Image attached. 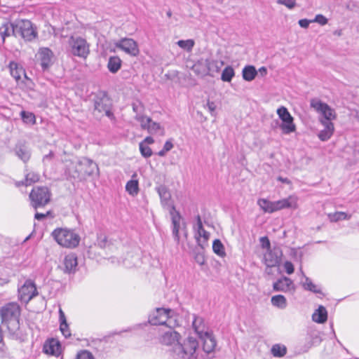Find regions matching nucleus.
<instances>
[{
    "label": "nucleus",
    "instance_id": "obj_56",
    "mask_svg": "<svg viewBox=\"0 0 359 359\" xmlns=\"http://www.w3.org/2000/svg\"><path fill=\"white\" fill-rule=\"evenodd\" d=\"M76 359H95L93 354L86 350L82 351L77 354Z\"/></svg>",
    "mask_w": 359,
    "mask_h": 359
},
{
    "label": "nucleus",
    "instance_id": "obj_41",
    "mask_svg": "<svg viewBox=\"0 0 359 359\" xmlns=\"http://www.w3.org/2000/svg\"><path fill=\"white\" fill-rule=\"evenodd\" d=\"M147 130L149 134H151V135H155L158 133L161 135H163L164 134V130L161 126V125L158 123L153 121L152 120L150 122L149 126L147 127Z\"/></svg>",
    "mask_w": 359,
    "mask_h": 359
},
{
    "label": "nucleus",
    "instance_id": "obj_23",
    "mask_svg": "<svg viewBox=\"0 0 359 359\" xmlns=\"http://www.w3.org/2000/svg\"><path fill=\"white\" fill-rule=\"evenodd\" d=\"M325 121V123H320L323 126L324 129L320 130L318 134V138L323 142L327 141L332 136L334 131L333 123L327 122V121Z\"/></svg>",
    "mask_w": 359,
    "mask_h": 359
},
{
    "label": "nucleus",
    "instance_id": "obj_2",
    "mask_svg": "<svg viewBox=\"0 0 359 359\" xmlns=\"http://www.w3.org/2000/svg\"><path fill=\"white\" fill-rule=\"evenodd\" d=\"M51 235L60 245L67 248H76L80 242L79 234L66 228L55 229Z\"/></svg>",
    "mask_w": 359,
    "mask_h": 359
},
{
    "label": "nucleus",
    "instance_id": "obj_7",
    "mask_svg": "<svg viewBox=\"0 0 359 359\" xmlns=\"http://www.w3.org/2000/svg\"><path fill=\"white\" fill-rule=\"evenodd\" d=\"M29 198L34 208L46 205L50 199V192L46 187H34L30 194Z\"/></svg>",
    "mask_w": 359,
    "mask_h": 359
},
{
    "label": "nucleus",
    "instance_id": "obj_48",
    "mask_svg": "<svg viewBox=\"0 0 359 359\" xmlns=\"http://www.w3.org/2000/svg\"><path fill=\"white\" fill-rule=\"evenodd\" d=\"M135 118L136 121L140 122L141 128L143 130L147 129V127L149 126L150 122L152 120L151 118L144 115H138V116H135Z\"/></svg>",
    "mask_w": 359,
    "mask_h": 359
},
{
    "label": "nucleus",
    "instance_id": "obj_37",
    "mask_svg": "<svg viewBox=\"0 0 359 359\" xmlns=\"http://www.w3.org/2000/svg\"><path fill=\"white\" fill-rule=\"evenodd\" d=\"M126 191L131 196H136L139 192V183L136 180H129L126 185Z\"/></svg>",
    "mask_w": 359,
    "mask_h": 359
},
{
    "label": "nucleus",
    "instance_id": "obj_30",
    "mask_svg": "<svg viewBox=\"0 0 359 359\" xmlns=\"http://www.w3.org/2000/svg\"><path fill=\"white\" fill-rule=\"evenodd\" d=\"M110 105L109 100L107 97H97L94 102V109L95 111H97L98 113H103Z\"/></svg>",
    "mask_w": 359,
    "mask_h": 359
},
{
    "label": "nucleus",
    "instance_id": "obj_45",
    "mask_svg": "<svg viewBox=\"0 0 359 359\" xmlns=\"http://www.w3.org/2000/svg\"><path fill=\"white\" fill-rule=\"evenodd\" d=\"M271 353L273 356L283 357L287 353V348L284 345L275 344L271 348Z\"/></svg>",
    "mask_w": 359,
    "mask_h": 359
},
{
    "label": "nucleus",
    "instance_id": "obj_17",
    "mask_svg": "<svg viewBox=\"0 0 359 359\" xmlns=\"http://www.w3.org/2000/svg\"><path fill=\"white\" fill-rule=\"evenodd\" d=\"M180 334L174 330H169L165 332L160 337L161 344L167 346L177 344L180 339Z\"/></svg>",
    "mask_w": 359,
    "mask_h": 359
},
{
    "label": "nucleus",
    "instance_id": "obj_15",
    "mask_svg": "<svg viewBox=\"0 0 359 359\" xmlns=\"http://www.w3.org/2000/svg\"><path fill=\"white\" fill-rule=\"evenodd\" d=\"M274 291L293 293L295 291V286L293 281L286 276L279 278L273 284Z\"/></svg>",
    "mask_w": 359,
    "mask_h": 359
},
{
    "label": "nucleus",
    "instance_id": "obj_64",
    "mask_svg": "<svg viewBox=\"0 0 359 359\" xmlns=\"http://www.w3.org/2000/svg\"><path fill=\"white\" fill-rule=\"evenodd\" d=\"M173 148V144L170 140H167L164 144L163 149L167 152L170 151Z\"/></svg>",
    "mask_w": 359,
    "mask_h": 359
},
{
    "label": "nucleus",
    "instance_id": "obj_44",
    "mask_svg": "<svg viewBox=\"0 0 359 359\" xmlns=\"http://www.w3.org/2000/svg\"><path fill=\"white\" fill-rule=\"evenodd\" d=\"M163 325H166L170 330H174L175 327L179 326L177 317L175 315L174 311L173 313H169V315H168V320L163 323Z\"/></svg>",
    "mask_w": 359,
    "mask_h": 359
},
{
    "label": "nucleus",
    "instance_id": "obj_52",
    "mask_svg": "<svg viewBox=\"0 0 359 359\" xmlns=\"http://www.w3.org/2000/svg\"><path fill=\"white\" fill-rule=\"evenodd\" d=\"M169 212L171 216L172 222H180L181 215L180 213L175 210V207L174 205H170Z\"/></svg>",
    "mask_w": 359,
    "mask_h": 359
},
{
    "label": "nucleus",
    "instance_id": "obj_25",
    "mask_svg": "<svg viewBox=\"0 0 359 359\" xmlns=\"http://www.w3.org/2000/svg\"><path fill=\"white\" fill-rule=\"evenodd\" d=\"M192 70L200 76L208 75L206 59L201 58L192 67Z\"/></svg>",
    "mask_w": 359,
    "mask_h": 359
},
{
    "label": "nucleus",
    "instance_id": "obj_57",
    "mask_svg": "<svg viewBox=\"0 0 359 359\" xmlns=\"http://www.w3.org/2000/svg\"><path fill=\"white\" fill-rule=\"evenodd\" d=\"M327 19L321 14H318L316 15L315 18L312 20L313 22H317L320 25H325L327 23Z\"/></svg>",
    "mask_w": 359,
    "mask_h": 359
},
{
    "label": "nucleus",
    "instance_id": "obj_27",
    "mask_svg": "<svg viewBox=\"0 0 359 359\" xmlns=\"http://www.w3.org/2000/svg\"><path fill=\"white\" fill-rule=\"evenodd\" d=\"M15 153L16 156L24 163L27 162L31 156L29 149L24 144L16 145L15 148Z\"/></svg>",
    "mask_w": 359,
    "mask_h": 359
},
{
    "label": "nucleus",
    "instance_id": "obj_63",
    "mask_svg": "<svg viewBox=\"0 0 359 359\" xmlns=\"http://www.w3.org/2000/svg\"><path fill=\"white\" fill-rule=\"evenodd\" d=\"M107 237L106 236H104L103 238H100L99 239V241H98V245L101 248H104L107 246Z\"/></svg>",
    "mask_w": 359,
    "mask_h": 359
},
{
    "label": "nucleus",
    "instance_id": "obj_26",
    "mask_svg": "<svg viewBox=\"0 0 359 359\" xmlns=\"http://www.w3.org/2000/svg\"><path fill=\"white\" fill-rule=\"evenodd\" d=\"M64 264L65 267V272H74L78 265L76 256L74 254L66 255L64 259Z\"/></svg>",
    "mask_w": 359,
    "mask_h": 359
},
{
    "label": "nucleus",
    "instance_id": "obj_13",
    "mask_svg": "<svg viewBox=\"0 0 359 359\" xmlns=\"http://www.w3.org/2000/svg\"><path fill=\"white\" fill-rule=\"evenodd\" d=\"M53 53L48 48H39L37 59L43 71L48 70L53 65Z\"/></svg>",
    "mask_w": 359,
    "mask_h": 359
},
{
    "label": "nucleus",
    "instance_id": "obj_42",
    "mask_svg": "<svg viewBox=\"0 0 359 359\" xmlns=\"http://www.w3.org/2000/svg\"><path fill=\"white\" fill-rule=\"evenodd\" d=\"M14 23L5 22L0 27V36L3 41H5L6 37L11 35V31L13 32V27Z\"/></svg>",
    "mask_w": 359,
    "mask_h": 359
},
{
    "label": "nucleus",
    "instance_id": "obj_12",
    "mask_svg": "<svg viewBox=\"0 0 359 359\" xmlns=\"http://www.w3.org/2000/svg\"><path fill=\"white\" fill-rule=\"evenodd\" d=\"M169 313H173L170 309L157 308L149 316V323L153 325H163L168 320Z\"/></svg>",
    "mask_w": 359,
    "mask_h": 359
},
{
    "label": "nucleus",
    "instance_id": "obj_60",
    "mask_svg": "<svg viewBox=\"0 0 359 359\" xmlns=\"http://www.w3.org/2000/svg\"><path fill=\"white\" fill-rule=\"evenodd\" d=\"M207 107H208V110L210 112L211 115L215 116L216 104H215V102L208 100L207 102Z\"/></svg>",
    "mask_w": 359,
    "mask_h": 359
},
{
    "label": "nucleus",
    "instance_id": "obj_28",
    "mask_svg": "<svg viewBox=\"0 0 359 359\" xmlns=\"http://www.w3.org/2000/svg\"><path fill=\"white\" fill-rule=\"evenodd\" d=\"M208 74L209 76H213L215 73L220 71L222 67L224 65V62L222 60L206 59Z\"/></svg>",
    "mask_w": 359,
    "mask_h": 359
},
{
    "label": "nucleus",
    "instance_id": "obj_36",
    "mask_svg": "<svg viewBox=\"0 0 359 359\" xmlns=\"http://www.w3.org/2000/svg\"><path fill=\"white\" fill-rule=\"evenodd\" d=\"M271 304L280 309H284L287 307V299L282 294L274 295L271 299Z\"/></svg>",
    "mask_w": 359,
    "mask_h": 359
},
{
    "label": "nucleus",
    "instance_id": "obj_39",
    "mask_svg": "<svg viewBox=\"0 0 359 359\" xmlns=\"http://www.w3.org/2000/svg\"><path fill=\"white\" fill-rule=\"evenodd\" d=\"M327 217L330 222H337L340 220H346L351 218V215H348L344 212H336L334 213H329Z\"/></svg>",
    "mask_w": 359,
    "mask_h": 359
},
{
    "label": "nucleus",
    "instance_id": "obj_49",
    "mask_svg": "<svg viewBox=\"0 0 359 359\" xmlns=\"http://www.w3.org/2000/svg\"><path fill=\"white\" fill-rule=\"evenodd\" d=\"M21 117L24 122L27 123L34 124L36 122V118L33 113L22 111L21 112Z\"/></svg>",
    "mask_w": 359,
    "mask_h": 359
},
{
    "label": "nucleus",
    "instance_id": "obj_10",
    "mask_svg": "<svg viewBox=\"0 0 359 359\" xmlns=\"http://www.w3.org/2000/svg\"><path fill=\"white\" fill-rule=\"evenodd\" d=\"M38 295L34 283L31 280H25L21 287L18 289L19 299L25 303H28L32 299Z\"/></svg>",
    "mask_w": 359,
    "mask_h": 359
},
{
    "label": "nucleus",
    "instance_id": "obj_21",
    "mask_svg": "<svg viewBox=\"0 0 359 359\" xmlns=\"http://www.w3.org/2000/svg\"><path fill=\"white\" fill-rule=\"evenodd\" d=\"M276 211L282 210L283 208H296L297 207V198L293 196H290L286 198H283L277 201H274Z\"/></svg>",
    "mask_w": 359,
    "mask_h": 359
},
{
    "label": "nucleus",
    "instance_id": "obj_43",
    "mask_svg": "<svg viewBox=\"0 0 359 359\" xmlns=\"http://www.w3.org/2000/svg\"><path fill=\"white\" fill-rule=\"evenodd\" d=\"M235 75V72L232 67L227 66L224 69L221 75V79L225 82H230Z\"/></svg>",
    "mask_w": 359,
    "mask_h": 359
},
{
    "label": "nucleus",
    "instance_id": "obj_40",
    "mask_svg": "<svg viewBox=\"0 0 359 359\" xmlns=\"http://www.w3.org/2000/svg\"><path fill=\"white\" fill-rule=\"evenodd\" d=\"M212 250L216 255L221 257H224L226 255L224 245L219 239H215L213 241Z\"/></svg>",
    "mask_w": 359,
    "mask_h": 359
},
{
    "label": "nucleus",
    "instance_id": "obj_59",
    "mask_svg": "<svg viewBox=\"0 0 359 359\" xmlns=\"http://www.w3.org/2000/svg\"><path fill=\"white\" fill-rule=\"evenodd\" d=\"M284 268L287 274H292L294 270L292 263L289 261H286L284 263Z\"/></svg>",
    "mask_w": 359,
    "mask_h": 359
},
{
    "label": "nucleus",
    "instance_id": "obj_47",
    "mask_svg": "<svg viewBox=\"0 0 359 359\" xmlns=\"http://www.w3.org/2000/svg\"><path fill=\"white\" fill-rule=\"evenodd\" d=\"M194 259L199 265L205 264V258L203 253V246L194 250Z\"/></svg>",
    "mask_w": 359,
    "mask_h": 359
},
{
    "label": "nucleus",
    "instance_id": "obj_9",
    "mask_svg": "<svg viewBox=\"0 0 359 359\" xmlns=\"http://www.w3.org/2000/svg\"><path fill=\"white\" fill-rule=\"evenodd\" d=\"M116 48L123 50L130 56L135 57L140 53L137 43L130 38H122L114 43Z\"/></svg>",
    "mask_w": 359,
    "mask_h": 359
},
{
    "label": "nucleus",
    "instance_id": "obj_38",
    "mask_svg": "<svg viewBox=\"0 0 359 359\" xmlns=\"http://www.w3.org/2000/svg\"><path fill=\"white\" fill-rule=\"evenodd\" d=\"M195 236L198 245L200 247H203L204 243H207L210 236V233L205 231L204 228H203L196 232Z\"/></svg>",
    "mask_w": 359,
    "mask_h": 359
},
{
    "label": "nucleus",
    "instance_id": "obj_3",
    "mask_svg": "<svg viewBox=\"0 0 359 359\" xmlns=\"http://www.w3.org/2000/svg\"><path fill=\"white\" fill-rule=\"evenodd\" d=\"M198 348V341L192 337H189L182 344H175L174 351L182 359H197L196 350Z\"/></svg>",
    "mask_w": 359,
    "mask_h": 359
},
{
    "label": "nucleus",
    "instance_id": "obj_5",
    "mask_svg": "<svg viewBox=\"0 0 359 359\" xmlns=\"http://www.w3.org/2000/svg\"><path fill=\"white\" fill-rule=\"evenodd\" d=\"M69 52L74 56L86 59L90 53L89 44L80 36H72L68 41Z\"/></svg>",
    "mask_w": 359,
    "mask_h": 359
},
{
    "label": "nucleus",
    "instance_id": "obj_34",
    "mask_svg": "<svg viewBox=\"0 0 359 359\" xmlns=\"http://www.w3.org/2000/svg\"><path fill=\"white\" fill-rule=\"evenodd\" d=\"M257 204L265 212L272 213L276 212L274 201H270L265 198H260L257 201Z\"/></svg>",
    "mask_w": 359,
    "mask_h": 359
},
{
    "label": "nucleus",
    "instance_id": "obj_61",
    "mask_svg": "<svg viewBox=\"0 0 359 359\" xmlns=\"http://www.w3.org/2000/svg\"><path fill=\"white\" fill-rule=\"evenodd\" d=\"M311 22H313L312 20L307 19H301L298 22L299 26L302 28H307Z\"/></svg>",
    "mask_w": 359,
    "mask_h": 359
},
{
    "label": "nucleus",
    "instance_id": "obj_1",
    "mask_svg": "<svg viewBox=\"0 0 359 359\" xmlns=\"http://www.w3.org/2000/svg\"><path fill=\"white\" fill-rule=\"evenodd\" d=\"M21 309L17 303L10 302L0 309L1 323L6 326L11 339L24 341V334L20 329V317Z\"/></svg>",
    "mask_w": 359,
    "mask_h": 359
},
{
    "label": "nucleus",
    "instance_id": "obj_11",
    "mask_svg": "<svg viewBox=\"0 0 359 359\" xmlns=\"http://www.w3.org/2000/svg\"><path fill=\"white\" fill-rule=\"evenodd\" d=\"M283 252L281 249L279 247H274L272 249L268 250L264 254V263L269 268L276 266L280 264Z\"/></svg>",
    "mask_w": 359,
    "mask_h": 359
},
{
    "label": "nucleus",
    "instance_id": "obj_51",
    "mask_svg": "<svg viewBox=\"0 0 359 359\" xmlns=\"http://www.w3.org/2000/svg\"><path fill=\"white\" fill-rule=\"evenodd\" d=\"M39 180V175H37L34 172H29L26 175L25 185L30 186L33 183L38 182Z\"/></svg>",
    "mask_w": 359,
    "mask_h": 359
},
{
    "label": "nucleus",
    "instance_id": "obj_22",
    "mask_svg": "<svg viewBox=\"0 0 359 359\" xmlns=\"http://www.w3.org/2000/svg\"><path fill=\"white\" fill-rule=\"evenodd\" d=\"M81 163H83V168H86L83 173L84 176H93L94 175H99L98 165L92 160L88 158H83L81 160Z\"/></svg>",
    "mask_w": 359,
    "mask_h": 359
},
{
    "label": "nucleus",
    "instance_id": "obj_35",
    "mask_svg": "<svg viewBox=\"0 0 359 359\" xmlns=\"http://www.w3.org/2000/svg\"><path fill=\"white\" fill-rule=\"evenodd\" d=\"M303 276H304L305 281L302 283V287L305 290L311 291L316 294H322L321 290L309 277H306L304 273Z\"/></svg>",
    "mask_w": 359,
    "mask_h": 359
},
{
    "label": "nucleus",
    "instance_id": "obj_16",
    "mask_svg": "<svg viewBox=\"0 0 359 359\" xmlns=\"http://www.w3.org/2000/svg\"><path fill=\"white\" fill-rule=\"evenodd\" d=\"M83 169V163L81 160L76 162H71L67 166L65 173L71 178L81 180L84 178V174L81 172Z\"/></svg>",
    "mask_w": 359,
    "mask_h": 359
},
{
    "label": "nucleus",
    "instance_id": "obj_14",
    "mask_svg": "<svg viewBox=\"0 0 359 359\" xmlns=\"http://www.w3.org/2000/svg\"><path fill=\"white\" fill-rule=\"evenodd\" d=\"M8 67L11 76L15 79L18 85H20V82L23 83L24 79L29 83H32L31 80L27 77L25 70L20 65L15 62H11Z\"/></svg>",
    "mask_w": 359,
    "mask_h": 359
},
{
    "label": "nucleus",
    "instance_id": "obj_29",
    "mask_svg": "<svg viewBox=\"0 0 359 359\" xmlns=\"http://www.w3.org/2000/svg\"><path fill=\"white\" fill-rule=\"evenodd\" d=\"M60 344L58 341L53 339H50L48 343L43 346V351L46 353L55 355L60 353Z\"/></svg>",
    "mask_w": 359,
    "mask_h": 359
},
{
    "label": "nucleus",
    "instance_id": "obj_58",
    "mask_svg": "<svg viewBox=\"0 0 359 359\" xmlns=\"http://www.w3.org/2000/svg\"><path fill=\"white\" fill-rule=\"evenodd\" d=\"M259 242L263 249H266L267 250L271 249L270 241L267 236L261 237Z\"/></svg>",
    "mask_w": 359,
    "mask_h": 359
},
{
    "label": "nucleus",
    "instance_id": "obj_19",
    "mask_svg": "<svg viewBox=\"0 0 359 359\" xmlns=\"http://www.w3.org/2000/svg\"><path fill=\"white\" fill-rule=\"evenodd\" d=\"M192 327L198 337L210 332L202 317L194 315Z\"/></svg>",
    "mask_w": 359,
    "mask_h": 359
},
{
    "label": "nucleus",
    "instance_id": "obj_4",
    "mask_svg": "<svg viewBox=\"0 0 359 359\" xmlns=\"http://www.w3.org/2000/svg\"><path fill=\"white\" fill-rule=\"evenodd\" d=\"M13 34L15 36H20L25 41H31L37 36V32L30 20H20L14 23Z\"/></svg>",
    "mask_w": 359,
    "mask_h": 359
},
{
    "label": "nucleus",
    "instance_id": "obj_20",
    "mask_svg": "<svg viewBox=\"0 0 359 359\" xmlns=\"http://www.w3.org/2000/svg\"><path fill=\"white\" fill-rule=\"evenodd\" d=\"M156 190L159 195L161 198V203L163 207L168 206L170 208V205L172 204L170 203L171 199V194L168 187L165 185H159L156 187Z\"/></svg>",
    "mask_w": 359,
    "mask_h": 359
},
{
    "label": "nucleus",
    "instance_id": "obj_54",
    "mask_svg": "<svg viewBox=\"0 0 359 359\" xmlns=\"http://www.w3.org/2000/svg\"><path fill=\"white\" fill-rule=\"evenodd\" d=\"M172 235L176 241H179L180 240V235H179V231L180 228V222H172Z\"/></svg>",
    "mask_w": 359,
    "mask_h": 359
},
{
    "label": "nucleus",
    "instance_id": "obj_62",
    "mask_svg": "<svg viewBox=\"0 0 359 359\" xmlns=\"http://www.w3.org/2000/svg\"><path fill=\"white\" fill-rule=\"evenodd\" d=\"M356 7L357 3L355 1H350L346 4V8L351 11H357Z\"/></svg>",
    "mask_w": 359,
    "mask_h": 359
},
{
    "label": "nucleus",
    "instance_id": "obj_46",
    "mask_svg": "<svg viewBox=\"0 0 359 359\" xmlns=\"http://www.w3.org/2000/svg\"><path fill=\"white\" fill-rule=\"evenodd\" d=\"M177 44L187 52H191L195 45V42L193 39L180 40L177 42Z\"/></svg>",
    "mask_w": 359,
    "mask_h": 359
},
{
    "label": "nucleus",
    "instance_id": "obj_31",
    "mask_svg": "<svg viewBox=\"0 0 359 359\" xmlns=\"http://www.w3.org/2000/svg\"><path fill=\"white\" fill-rule=\"evenodd\" d=\"M313 320L318 323H324L327 319V312L323 306H320L312 316Z\"/></svg>",
    "mask_w": 359,
    "mask_h": 359
},
{
    "label": "nucleus",
    "instance_id": "obj_33",
    "mask_svg": "<svg viewBox=\"0 0 359 359\" xmlns=\"http://www.w3.org/2000/svg\"><path fill=\"white\" fill-rule=\"evenodd\" d=\"M121 60L118 56H111L109 59L107 68L112 73H116L121 67Z\"/></svg>",
    "mask_w": 359,
    "mask_h": 359
},
{
    "label": "nucleus",
    "instance_id": "obj_53",
    "mask_svg": "<svg viewBox=\"0 0 359 359\" xmlns=\"http://www.w3.org/2000/svg\"><path fill=\"white\" fill-rule=\"evenodd\" d=\"M132 107L133 111L136 114L135 116H138V115H142V111L144 110V106L141 102L137 101L132 104Z\"/></svg>",
    "mask_w": 359,
    "mask_h": 359
},
{
    "label": "nucleus",
    "instance_id": "obj_6",
    "mask_svg": "<svg viewBox=\"0 0 359 359\" xmlns=\"http://www.w3.org/2000/svg\"><path fill=\"white\" fill-rule=\"evenodd\" d=\"M311 107L322 115L320 123L332 122L337 117L336 113L327 104L323 102L318 98H313L310 101Z\"/></svg>",
    "mask_w": 359,
    "mask_h": 359
},
{
    "label": "nucleus",
    "instance_id": "obj_55",
    "mask_svg": "<svg viewBox=\"0 0 359 359\" xmlns=\"http://www.w3.org/2000/svg\"><path fill=\"white\" fill-rule=\"evenodd\" d=\"M277 3L285 6L289 9H292L296 6V0H277Z\"/></svg>",
    "mask_w": 359,
    "mask_h": 359
},
{
    "label": "nucleus",
    "instance_id": "obj_8",
    "mask_svg": "<svg viewBox=\"0 0 359 359\" xmlns=\"http://www.w3.org/2000/svg\"><path fill=\"white\" fill-rule=\"evenodd\" d=\"M277 114L282 121V123L280 125V128L283 133L290 134L296 130L294 118L286 107L283 106L279 107L277 109Z\"/></svg>",
    "mask_w": 359,
    "mask_h": 359
},
{
    "label": "nucleus",
    "instance_id": "obj_50",
    "mask_svg": "<svg viewBox=\"0 0 359 359\" xmlns=\"http://www.w3.org/2000/svg\"><path fill=\"white\" fill-rule=\"evenodd\" d=\"M140 151L142 156L144 158H149L151 156L153 152L151 149L147 146V144H144V142L140 143Z\"/></svg>",
    "mask_w": 359,
    "mask_h": 359
},
{
    "label": "nucleus",
    "instance_id": "obj_32",
    "mask_svg": "<svg viewBox=\"0 0 359 359\" xmlns=\"http://www.w3.org/2000/svg\"><path fill=\"white\" fill-rule=\"evenodd\" d=\"M258 72L253 65H246L242 71L243 79L246 81H252L255 79Z\"/></svg>",
    "mask_w": 359,
    "mask_h": 359
},
{
    "label": "nucleus",
    "instance_id": "obj_24",
    "mask_svg": "<svg viewBox=\"0 0 359 359\" xmlns=\"http://www.w3.org/2000/svg\"><path fill=\"white\" fill-rule=\"evenodd\" d=\"M60 330L65 338L71 337V332L67 322L66 316L61 308L59 309Z\"/></svg>",
    "mask_w": 359,
    "mask_h": 359
},
{
    "label": "nucleus",
    "instance_id": "obj_18",
    "mask_svg": "<svg viewBox=\"0 0 359 359\" xmlns=\"http://www.w3.org/2000/svg\"><path fill=\"white\" fill-rule=\"evenodd\" d=\"M198 337L203 342V350L204 352L210 353L214 351L217 342L211 332Z\"/></svg>",
    "mask_w": 359,
    "mask_h": 359
}]
</instances>
